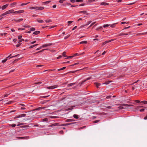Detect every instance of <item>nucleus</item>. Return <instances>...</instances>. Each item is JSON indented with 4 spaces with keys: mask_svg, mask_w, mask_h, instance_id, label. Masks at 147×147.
Listing matches in <instances>:
<instances>
[{
    "mask_svg": "<svg viewBox=\"0 0 147 147\" xmlns=\"http://www.w3.org/2000/svg\"><path fill=\"white\" fill-rule=\"evenodd\" d=\"M132 105H128L127 104H123L121 105V106L119 107V109H127L128 108L127 107L133 106Z\"/></svg>",
    "mask_w": 147,
    "mask_h": 147,
    "instance_id": "obj_1",
    "label": "nucleus"
},
{
    "mask_svg": "<svg viewBox=\"0 0 147 147\" xmlns=\"http://www.w3.org/2000/svg\"><path fill=\"white\" fill-rule=\"evenodd\" d=\"M66 52L64 51V52L62 54L63 56L64 57H65L66 58H71L72 57H73L74 56H67L66 55H65Z\"/></svg>",
    "mask_w": 147,
    "mask_h": 147,
    "instance_id": "obj_2",
    "label": "nucleus"
},
{
    "mask_svg": "<svg viewBox=\"0 0 147 147\" xmlns=\"http://www.w3.org/2000/svg\"><path fill=\"white\" fill-rule=\"evenodd\" d=\"M57 87V86L55 85L53 86H49L47 87V88L49 89H52L54 88H55Z\"/></svg>",
    "mask_w": 147,
    "mask_h": 147,
    "instance_id": "obj_3",
    "label": "nucleus"
},
{
    "mask_svg": "<svg viewBox=\"0 0 147 147\" xmlns=\"http://www.w3.org/2000/svg\"><path fill=\"white\" fill-rule=\"evenodd\" d=\"M24 12V11L23 10H19L18 11H14L13 12L14 13H23Z\"/></svg>",
    "mask_w": 147,
    "mask_h": 147,
    "instance_id": "obj_4",
    "label": "nucleus"
},
{
    "mask_svg": "<svg viewBox=\"0 0 147 147\" xmlns=\"http://www.w3.org/2000/svg\"><path fill=\"white\" fill-rule=\"evenodd\" d=\"M131 34V32H129L128 33H120L119 35V36H122V35H127L128 34Z\"/></svg>",
    "mask_w": 147,
    "mask_h": 147,
    "instance_id": "obj_5",
    "label": "nucleus"
},
{
    "mask_svg": "<svg viewBox=\"0 0 147 147\" xmlns=\"http://www.w3.org/2000/svg\"><path fill=\"white\" fill-rule=\"evenodd\" d=\"M114 40V39H111L110 40H108V41H105L104 42H103L102 44V45H105V44L108 43H109V42L111 41H113Z\"/></svg>",
    "mask_w": 147,
    "mask_h": 147,
    "instance_id": "obj_6",
    "label": "nucleus"
},
{
    "mask_svg": "<svg viewBox=\"0 0 147 147\" xmlns=\"http://www.w3.org/2000/svg\"><path fill=\"white\" fill-rule=\"evenodd\" d=\"M23 20V18H21L19 20H13L12 21H14L16 22H20L21 21H22Z\"/></svg>",
    "mask_w": 147,
    "mask_h": 147,
    "instance_id": "obj_7",
    "label": "nucleus"
},
{
    "mask_svg": "<svg viewBox=\"0 0 147 147\" xmlns=\"http://www.w3.org/2000/svg\"><path fill=\"white\" fill-rule=\"evenodd\" d=\"M8 4H7L4 5L3 6L1 7V8L2 10H4L8 6Z\"/></svg>",
    "mask_w": 147,
    "mask_h": 147,
    "instance_id": "obj_8",
    "label": "nucleus"
},
{
    "mask_svg": "<svg viewBox=\"0 0 147 147\" xmlns=\"http://www.w3.org/2000/svg\"><path fill=\"white\" fill-rule=\"evenodd\" d=\"M51 45L52 44L51 43H49L45 45H42V47L44 48L47 47L49 46H51Z\"/></svg>",
    "mask_w": 147,
    "mask_h": 147,
    "instance_id": "obj_9",
    "label": "nucleus"
},
{
    "mask_svg": "<svg viewBox=\"0 0 147 147\" xmlns=\"http://www.w3.org/2000/svg\"><path fill=\"white\" fill-rule=\"evenodd\" d=\"M91 77H89L86 78V80H83L82 81L81 83V85L83 84L87 80H89L91 79Z\"/></svg>",
    "mask_w": 147,
    "mask_h": 147,
    "instance_id": "obj_10",
    "label": "nucleus"
},
{
    "mask_svg": "<svg viewBox=\"0 0 147 147\" xmlns=\"http://www.w3.org/2000/svg\"><path fill=\"white\" fill-rule=\"evenodd\" d=\"M13 11L14 10L13 9H11L7 11L6 12H7V14H9L11 13H13V12H14Z\"/></svg>",
    "mask_w": 147,
    "mask_h": 147,
    "instance_id": "obj_11",
    "label": "nucleus"
},
{
    "mask_svg": "<svg viewBox=\"0 0 147 147\" xmlns=\"http://www.w3.org/2000/svg\"><path fill=\"white\" fill-rule=\"evenodd\" d=\"M74 123H69L63 124H62L61 126H65L68 125H69L74 124Z\"/></svg>",
    "mask_w": 147,
    "mask_h": 147,
    "instance_id": "obj_12",
    "label": "nucleus"
},
{
    "mask_svg": "<svg viewBox=\"0 0 147 147\" xmlns=\"http://www.w3.org/2000/svg\"><path fill=\"white\" fill-rule=\"evenodd\" d=\"M100 5H101L106 6V5H109V3H106V2H103L101 3H100Z\"/></svg>",
    "mask_w": 147,
    "mask_h": 147,
    "instance_id": "obj_13",
    "label": "nucleus"
},
{
    "mask_svg": "<svg viewBox=\"0 0 147 147\" xmlns=\"http://www.w3.org/2000/svg\"><path fill=\"white\" fill-rule=\"evenodd\" d=\"M79 13H83V14H85L86 15L88 14V13L87 12V11H80L79 12Z\"/></svg>",
    "mask_w": 147,
    "mask_h": 147,
    "instance_id": "obj_14",
    "label": "nucleus"
},
{
    "mask_svg": "<svg viewBox=\"0 0 147 147\" xmlns=\"http://www.w3.org/2000/svg\"><path fill=\"white\" fill-rule=\"evenodd\" d=\"M44 7H37V10H42L44 9Z\"/></svg>",
    "mask_w": 147,
    "mask_h": 147,
    "instance_id": "obj_15",
    "label": "nucleus"
},
{
    "mask_svg": "<svg viewBox=\"0 0 147 147\" xmlns=\"http://www.w3.org/2000/svg\"><path fill=\"white\" fill-rule=\"evenodd\" d=\"M30 9H35L36 10H37V7L35 6V7H30Z\"/></svg>",
    "mask_w": 147,
    "mask_h": 147,
    "instance_id": "obj_16",
    "label": "nucleus"
},
{
    "mask_svg": "<svg viewBox=\"0 0 147 147\" xmlns=\"http://www.w3.org/2000/svg\"><path fill=\"white\" fill-rule=\"evenodd\" d=\"M40 33V32L39 31H36L33 32V34L35 35H37L38 34Z\"/></svg>",
    "mask_w": 147,
    "mask_h": 147,
    "instance_id": "obj_17",
    "label": "nucleus"
},
{
    "mask_svg": "<svg viewBox=\"0 0 147 147\" xmlns=\"http://www.w3.org/2000/svg\"><path fill=\"white\" fill-rule=\"evenodd\" d=\"M17 138L20 139H27V137H17Z\"/></svg>",
    "mask_w": 147,
    "mask_h": 147,
    "instance_id": "obj_18",
    "label": "nucleus"
},
{
    "mask_svg": "<svg viewBox=\"0 0 147 147\" xmlns=\"http://www.w3.org/2000/svg\"><path fill=\"white\" fill-rule=\"evenodd\" d=\"M45 107H39L36 108V110H38L42 109H45Z\"/></svg>",
    "mask_w": 147,
    "mask_h": 147,
    "instance_id": "obj_19",
    "label": "nucleus"
},
{
    "mask_svg": "<svg viewBox=\"0 0 147 147\" xmlns=\"http://www.w3.org/2000/svg\"><path fill=\"white\" fill-rule=\"evenodd\" d=\"M117 24V23H116L113 24H112L110 25V26L111 28L114 27L115 26V24Z\"/></svg>",
    "mask_w": 147,
    "mask_h": 147,
    "instance_id": "obj_20",
    "label": "nucleus"
},
{
    "mask_svg": "<svg viewBox=\"0 0 147 147\" xmlns=\"http://www.w3.org/2000/svg\"><path fill=\"white\" fill-rule=\"evenodd\" d=\"M73 117L76 118V119H78V118H79V116H78V115H76V114H74V115H73Z\"/></svg>",
    "mask_w": 147,
    "mask_h": 147,
    "instance_id": "obj_21",
    "label": "nucleus"
},
{
    "mask_svg": "<svg viewBox=\"0 0 147 147\" xmlns=\"http://www.w3.org/2000/svg\"><path fill=\"white\" fill-rule=\"evenodd\" d=\"M57 125V123H54V124H52V125H49V127H51Z\"/></svg>",
    "mask_w": 147,
    "mask_h": 147,
    "instance_id": "obj_22",
    "label": "nucleus"
},
{
    "mask_svg": "<svg viewBox=\"0 0 147 147\" xmlns=\"http://www.w3.org/2000/svg\"><path fill=\"white\" fill-rule=\"evenodd\" d=\"M26 115L23 114H21L18 117H24Z\"/></svg>",
    "mask_w": 147,
    "mask_h": 147,
    "instance_id": "obj_23",
    "label": "nucleus"
},
{
    "mask_svg": "<svg viewBox=\"0 0 147 147\" xmlns=\"http://www.w3.org/2000/svg\"><path fill=\"white\" fill-rule=\"evenodd\" d=\"M7 14V12H5L4 13L2 14L0 16V17H2L3 16H4L6 15Z\"/></svg>",
    "mask_w": 147,
    "mask_h": 147,
    "instance_id": "obj_24",
    "label": "nucleus"
},
{
    "mask_svg": "<svg viewBox=\"0 0 147 147\" xmlns=\"http://www.w3.org/2000/svg\"><path fill=\"white\" fill-rule=\"evenodd\" d=\"M74 121V120L71 119H67L66 120V121L67 122H70L73 121Z\"/></svg>",
    "mask_w": 147,
    "mask_h": 147,
    "instance_id": "obj_25",
    "label": "nucleus"
},
{
    "mask_svg": "<svg viewBox=\"0 0 147 147\" xmlns=\"http://www.w3.org/2000/svg\"><path fill=\"white\" fill-rule=\"evenodd\" d=\"M110 82H111V81H107L106 82L103 83V84H109Z\"/></svg>",
    "mask_w": 147,
    "mask_h": 147,
    "instance_id": "obj_26",
    "label": "nucleus"
},
{
    "mask_svg": "<svg viewBox=\"0 0 147 147\" xmlns=\"http://www.w3.org/2000/svg\"><path fill=\"white\" fill-rule=\"evenodd\" d=\"M141 103H142L144 104H147V101H142L141 102Z\"/></svg>",
    "mask_w": 147,
    "mask_h": 147,
    "instance_id": "obj_27",
    "label": "nucleus"
},
{
    "mask_svg": "<svg viewBox=\"0 0 147 147\" xmlns=\"http://www.w3.org/2000/svg\"><path fill=\"white\" fill-rule=\"evenodd\" d=\"M87 43V41H82L80 42V44H86Z\"/></svg>",
    "mask_w": 147,
    "mask_h": 147,
    "instance_id": "obj_28",
    "label": "nucleus"
},
{
    "mask_svg": "<svg viewBox=\"0 0 147 147\" xmlns=\"http://www.w3.org/2000/svg\"><path fill=\"white\" fill-rule=\"evenodd\" d=\"M95 84L96 85L97 88H98V86L100 85V83H95Z\"/></svg>",
    "mask_w": 147,
    "mask_h": 147,
    "instance_id": "obj_29",
    "label": "nucleus"
},
{
    "mask_svg": "<svg viewBox=\"0 0 147 147\" xmlns=\"http://www.w3.org/2000/svg\"><path fill=\"white\" fill-rule=\"evenodd\" d=\"M37 21L38 22L40 23H42L44 22V21L42 20H37Z\"/></svg>",
    "mask_w": 147,
    "mask_h": 147,
    "instance_id": "obj_30",
    "label": "nucleus"
},
{
    "mask_svg": "<svg viewBox=\"0 0 147 147\" xmlns=\"http://www.w3.org/2000/svg\"><path fill=\"white\" fill-rule=\"evenodd\" d=\"M11 92H10L9 93L6 94H5L4 95V97H7L8 95H9L11 94Z\"/></svg>",
    "mask_w": 147,
    "mask_h": 147,
    "instance_id": "obj_31",
    "label": "nucleus"
},
{
    "mask_svg": "<svg viewBox=\"0 0 147 147\" xmlns=\"http://www.w3.org/2000/svg\"><path fill=\"white\" fill-rule=\"evenodd\" d=\"M96 23V22H94L92 23L90 26L88 28H89L91 27L94 24Z\"/></svg>",
    "mask_w": 147,
    "mask_h": 147,
    "instance_id": "obj_32",
    "label": "nucleus"
},
{
    "mask_svg": "<svg viewBox=\"0 0 147 147\" xmlns=\"http://www.w3.org/2000/svg\"><path fill=\"white\" fill-rule=\"evenodd\" d=\"M7 60V58H6L5 59L3 60L2 61V62L3 63H4L5 62H6V61Z\"/></svg>",
    "mask_w": 147,
    "mask_h": 147,
    "instance_id": "obj_33",
    "label": "nucleus"
},
{
    "mask_svg": "<svg viewBox=\"0 0 147 147\" xmlns=\"http://www.w3.org/2000/svg\"><path fill=\"white\" fill-rule=\"evenodd\" d=\"M110 26V24H105L103 26V27H104V28H106V27H107L108 26Z\"/></svg>",
    "mask_w": 147,
    "mask_h": 147,
    "instance_id": "obj_34",
    "label": "nucleus"
},
{
    "mask_svg": "<svg viewBox=\"0 0 147 147\" xmlns=\"http://www.w3.org/2000/svg\"><path fill=\"white\" fill-rule=\"evenodd\" d=\"M42 120L43 121L47 122L48 121V119L47 118H45L42 119Z\"/></svg>",
    "mask_w": 147,
    "mask_h": 147,
    "instance_id": "obj_35",
    "label": "nucleus"
},
{
    "mask_svg": "<svg viewBox=\"0 0 147 147\" xmlns=\"http://www.w3.org/2000/svg\"><path fill=\"white\" fill-rule=\"evenodd\" d=\"M52 22V21L51 20H50V19H49V20H45V22L46 23L50 22Z\"/></svg>",
    "mask_w": 147,
    "mask_h": 147,
    "instance_id": "obj_36",
    "label": "nucleus"
},
{
    "mask_svg": "<svg viewBox=\"0 0 147 147\" xmlns=\"http://www.w3.org/2000/svg\"><path fill=\"white\" fill-rule=\"evenodd\" d=\"M92 22L91 21H89L85 25V26H87L89 24H90L91 22Z\"/></svg>",
    "mask_w": 147,
    "mask_h": 147,
    "instance_id": "obj_37",
    "label": "nucleus"
},
{
    "mask_svg": "<svg viewBox=\"0 0 147 147\" xmlns=\"http://www.w3.org/2000/svg\"><path fill=\"white\" fill-rule=\"evenodd\" d=\"M50 2H51L50 1H47L45 2H43V3L45 4H47L49 3Z\"/></svg>",
    "mask_w": 147,
    "mask_h": 147,
    "instance_id": "obj_38",
    "label": "nucleus"
},
{
    "mask_svg": "<svg viewBox=\"0 0 147 147\" xmlns=\"http://www.w3.org/2000/svg\"><path fill=\"white\" fill-rule=\"evenodd\" d=\"M66 0H60L59 1V2L60 3H62L64 1H65Z\"/></svg>",
    "mask_w": 147,
    "mask_h": 147,
    "instance_id": "obj_39",
    "label": "nucleus"
},
{
    "mask_svg": "<svg viewBox=\"0 0 147 147\" xmlns=\"http://www.w3.org/2000/svg\"><path fill=\"white\" fill-rule=\"evenodd\" d=\"M29 3V2H28V3H22L20 5L21 6L24 5H26Z\"/></svg>",
    "mask_w": 147,
    "mask_h": 147,
    "instance_id": "obj_40",
    "label": "nucleus"
},
{
    "mask_svg": "<svg viewBox=\"0 0 147 147\" xmlns=\"http://www.w3.org/2000/svg\"><path fill=\"white\" fill-rule=\"evenodd\" d=\"M74 83H71L70 84H68L67 86L68 87H69V86H72L73 85H74Z\"/></svg>",
    "mask_w": 147,
    "mask_h": 147,
    "instance_id": "obj_41",
    "label": "nucleus"
},
{
    "mask_svg": "<svg viewBox=\"0 0 147 147\" xmlns=\"http://www.w3.org/2000/svg\"><path fill=\"white\" fill-rule=\"evenodd\" d=\"M16 4V3H13L11 4V5L12 7H13Z\"/></svg>",
    "mask_w": 147,
    "mask_h": 147,
    "instance_id": "obj_42",
    "label": "nucleus"
},
{
    "mask_svg": "<svg viewBox=\"0 0 147 147\" xmlns=\"http://www.w3.org/2000/svg\"><path fill=\"white\" fill-rule=\"evenodd\" d=\"M69 36H70V35H68L65 36L64 37V39L65 40L67 39V38H68L69 37Z\"/></svg>",
    "mask_w": 147,
    "mask_h": 147,
    "instance_id": "obj_43",
    "label": "nucleus"
},
{
    "mask_svg": "<svg viewBox=\"0 0 147 147\" xmlns=\"http://www.w3.org/2000/svg\"><path fill=\"white\" fill-rule=\"evenodd\" d=\"M102 29V28L101 26H100L98 28H97L96 29V30H98L99 29Z\"/></svg>",
    "mask_w": 147,
    "mask_h": 147,
    "instance_id": "obj_44",
    "label": "nucleus"
},
{
    "mask_svg": "<svg viewBox=\"0 0 147 147\" xmlns=\"http://www.w3.org/2000/svg\"><path fill=\"white\" fill-rule=\"evenodd\" d=\"M35 30V28L33 27H32L30 28V30L31 31H34Z\"/></svg>",
    "mask_w": 147,
    "mask_h": 147,
    "instance_id": "obj_45",
    "label": "nucleus"
},
{
    "mask_svg": "<svg viewBox=\"0 0 147 147\" xmlns=\"http://www.w3.org/2000/svg\"><path fill=\"white\" fill-rule=\"evenodd\" d=\"M73 21H69L67 22L68 23V26H69V25L70 24H71L72 23V22Z\"/></svg>",
    "mask_w": 147,
    "mask_h": 147,
    "instance_id": "obj_46",
    "label": "nucleus"
},
{
    "mask_svg": "<svg viewBox=\"0 0 147 147\" xmlns=\"http://www.w3.org/2000/svg\"><path fill=\"white\" fill-rule=\"evenodd\" d=\"M7 34V33H0V34L1 36H3V35L6 36Z\"/></svg>",
    "mask_w": 147,
    "mask_h": 147,
    "instance_id": "obj_47",
    "label": "nucleus"
},
{
    "mask_svg": "<svg viewBox=\"0 0 147 147\" xmlns=\"http://www.w3.org/2000/svg\"><path fill=\"white\" fill-rule=\"evenodd\" d=\"M76 2H83V0H76L75 1Z\"/></svg>",
    "mask_w": 147,
    "mask_h": 147,
    "instance_id": "obj_48",
    "label": "nucleus"
},
{
    "mask_svg": "<svg viewBox=\"0 0 147 147\" xmlns=\"http://www.w3.org/2000/svg\"><path fill=\"white\" fill-rule=\"evenodd\" d=\"M21 44H22V43L18 44L16 45V47H19L21 45Z\"/></svg>",
    "mask_w": 147,
    "mask_h": 147,
    "instance_id": "obj_49",
    "label": "nucleus"
},
{
    "mask_svg": "<svg viewBox=\"0 0 147 147\" xmlns=\"http://www.w3.org/2000/svg\"><path fill=\"white\" fill-rule=\"evenodd\" d=\"M18 55H19V54H18V55H16L15 56L11 57H10V58H12L14 57H16Z\"/></svg>",
    "mask_w": 147,
    "mask_h": 147,
    "instance_id": "obj_50",
    "label": "nucleus"
},
{
    "mask_svg": "<svg viewBox=\"0 0 147 147\" xmlns=\"http://www.w3.org/2000/svg\"><path fill=\"white\" fill-rule=\"evenodd\" d=\"M23 26L24 27V28H30V26L29 25H28V26Z\"/></svg>",
    "mask_w": 147,
    "mask_h": 147,
    "instance_id": "obj_51",
    "label": "nucleus"
},
{
    "mask_svg": "<svg viewBox=\"0 0 147 147\" xmlns=\"http://www.w3.org/2000/svg\"><path fill=\"white\" fill-rule=\"evenodd\" d=\"M11 126L12 127H14L16 126V125L15 124H12L11 125Z\"/></svg>",
    "mask_w": 147,
    "mask_h": 147,
    "instance_id": "obj_52",
    "label": "nucleus"
},
{
    "mask_svg": "<svg viewBox=\"0 0 147 147\" xmlns=\"http://www.w3.org/2000/svg\"><path fill=\"white\" fill-rule=\"evenodd\" d=\"M23 127H29L30 126L29 125H24L23 126Z\"/></svg>",
    "mask_w": 147,
    "mask_h": 147,
    "instance_id": "obj_53",
    "label": "nucleus"
},
{
    "mask_svg": "<svg viewBox=\"0 0 147 147\" xmlns=\"http://www.w3.org/2000/svg\"><path fill=\"white\" fill-rule=\"evenodd\" d=\"M79 63H74V64H73L72 65H70V66H74L75 65H77V64H78Z\"/></svg>",
    "mask_w": 147,
    "mask_h": 147,
    "instance_id": "obj_54",
    "label": "nucleus"
},
{
    "mask_svg": "<svg viewBox=\"0 0 147 147\" xmlns=\"http://www.w3.org/2000/svg\"><path fill=\"white\" fill-rule=\"evenodd\" d=\"M54 70H55V69H48V70H46L44 71V72H45L46 71H54Z\"/></svg>",
    "mask_w": 147,
    "mask_h": 147,
    "instance_id": "obj_55",
    "label": "nucleus"
},
{
    "mask_svg": "<svg viewBox=\"0 0 147 147\" xmlns=\"http://www.w3.org/2000/svg\"><path fill=\"white\" fill-rule=\"evenodd\" d=\"M22 37V36L19 35L18 36V38L19 39H21Z\"/></svg>",
    "mask_w": 147,
    "mask_h": 147,
    "instance_id": "obj_56",
    "label": "nucleus"
},
{
    "mask_svg": "<svg viewBox=\"0 0 147 147\" xmlns=\"http://www.w3.org/2000/svg\"><path fill=\"white\" fill-rule=\"evenodd\" d=\"M24 40L23 39H21L20 40H19V41L18 42H21Z\"/></svg>",
    "mask_w": 147,
    "mask_h": 147,
    "instance_id": "obj_57",
    "label": "nucleus"
},
{
    "mask_svg": "<svg viewBox=\"0 0 147 147\" xmlns=\"http://www.w3.org/2000/svg\"><path fill=\"white\" fill-rule=\"evenodd\" d=\"M46 49H42V50H41V51H38V53L42 52L44 50H46Z\"/></svg>",
    "mask_w": 147,
    "mask_h": 147,
    "instance_id": "obj_58",
    "label": "nucleus"
},
{
    "mask_svg": "<svg viewBox=\"0 0 147 147\" xmlns=\"http://www.w3.org/2000/svg\"><path fill=\"white\" fill-rule=\"evenodd\" d=\"M60 134H63V130H61L59 132Z\"/></svg>",
    "mask_w": 147,
    "mask_h": 147,
    "instance_id": "obj_59",
    "label": "nucleus"
},
{
    "mask_svg": "<svg viewBox=\"0 0 147 147\" xmlns=\"http://www.w3.org/2000/svg\"><path fill=\"white\" fill-rule=\"evenodd\" d=\"M42 47H39V48H37L36 49V50H40V49H41Z\"/></svg>",
    "mask_w": 147,
    "mask_h": 147,
    "instance_id": "obj_60",
    "label": "nucleus"
},
{
    "mask_svg": "<svg viewBox=\"0 0 147 147\" xmlns=\"http://www.w3.org/2000/svg\"><path fill=\"white\" fill-rule=\"evenodd\" d=\"M111 96H108L106 97V98H107V99L109 98H110L111 97Z\"/></svg>",
    "mask_w": 147,
    "mask_h": 147,
    "instance_id": "obj_61",
    "label": "nucleus"
},
{
    "mask_svg": "<svg viewBox=\"0 0 147 147\" xmlns=\"http://www.w3.org/2000/svg\"><path fill=\"white\" fill-rule=\"evenodd\" d=\"M34 47V45L31 46L29 47V48L30 49L33 48V47Z\"/></svg>",
    "mask_w": 147,
    "mask_h": 147,
    "instance_id": "obj_62",
    "label": "nucleus"
},
{
    "mask_svg": "<svg viewBox=\"0 0 147 147\" xmlns=\"http://www.w3.org/2000/svg\"><path fill=\"white\" fill-rule=\"evenodd\" d=\"M135 102L137 103H139L140 102V101L138 100H135Z\"/></svg>",
    "mask_w": 147,
    "mask_h": 147,
    "instance_id": "obj_63",
    "label": "nucleus"
},
{
    "mask_svg": "<svg viewBox=\"0 0 147 147\" xmlns=\"http://www.w3.org/2000/svg\"><path fill=\"white\" fill-rule=\"evenodd\" d=\"M112 107L111 106H109L107 107V109H111Z\"/></svg>",
    "mask_w": 147,
    "mask_h": 147,
    "instance_id": "obj_64",
    "label": "nucleus"
}]
</instances>
